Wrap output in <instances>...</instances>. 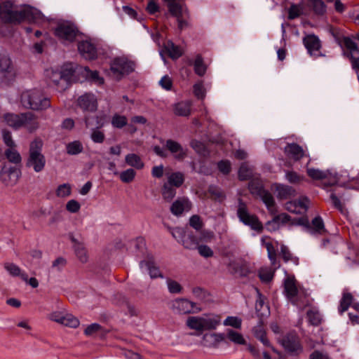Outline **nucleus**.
Returning <instances> with one entry per match:
<instances>
[{"label":"nucleus","mask_w":359,"mask_h":359,"mask_svg":"<svg viewBox=\"0 0 359 359\" xmlns=\"http://www.w3.org/2000/svg\"><path fill=\"white\" fill-rule=\"evenodd\" d=\"M308 229L311 233L322 235L325 232L324 222L319 216L312 219L311 224L308 226Z\"/></svg>","instance_id":"obj_34"},{"label":"nucleus","mask_w":359,"mask_h":359,"mask_svg":"<svg viewBox=\"0 0 359 359\" xmlns=\"http://www.w3.org/2000/svg\"><path fill=\"white\" fill-rule=\"evenodd\" d=\"M309 204V201L307 198H301L297 201L287 203L285 207L289 212L300 214L307 210Z\"/></svg>","instance_id":"obj_17"},{"label":"nucleus","mask_w":359,"mask_h":359,"mask_svg":"<svg viewBox=\"0 0 359 359\" xmlns=\"http://www.w3.org/2000/svg\"><path fill=\"white\" fill-rule=\"evenodd\" d=\"M76 105L83 111H95L97 109V99L91 93H86L77 98Z\"/></svg>","instance_id":"obj_12"},{"label":"nucleus","mask_w":359,"mask_h":359,"mask_svg":"<svg viewBox=\"0 0 359 359\" xmlns=\"http://www.w3.org/2000/svg\"><path fill=\"white\" fill-rule=\"evenodd\" d=\"M285 153L294 161H299L306 156L303 148L296 143L287 144L285 147Z\"/></svg>","instance_id":"obj_24"},{"label":"nucleus","mask_w":359,"mask_h":359,"mask_svg":"<svg viewBox=\"0 0 359 359\" xmlns=\"http://www.w3.org/2000/svg\"><path fill=\"white\" fill-rule=\"evenodd\" d=\"M353 301V296L350 293H344L340 301L339 311L340 313L345 312L351 305Z\"/></svg>","instance_id":"obj_46"},{"label":"nucleus","mask_w":359,"mask_h":359,"mask_svg":"<svg viewBox=\"0 0 359 359\" xmlns=\"http://www.w3.org/2000/svg\"><path fill=\"white\" fill-rule=\"evenodd\" d=\"M165 147L177 161H182L187 155V151L178 142L174 140H168L165 142Z\"/></svg>","instance_id":"obj_15"},{"label":"nucleus","mask_w":359,"mask_h":359,"mask_svg":"<svg viewBox=\"0 0 359 359\" xmlns=\"http://www.w3.org/2000/svg\"><path fill=\"white\" fill-rule=\"evenodd\" d=\"M191 101H182L173 105V112L176 116H188L191 114Z\"/></svg>","instance_id":"obj_30"},{"label":"nucleus","mask_w":359,"mask_h":359,"mask_svg":"<svg viewBox=\"0 0 359 359\" xmlns=\"http://www.w3.org/2000/svg\"><path fill=\"white\" fill-rule=\"evenodd\" d=\"M252 176V170L247 164L243 163L238 170V177L241 180H245L250 178Z\"/></svg>","instance_id":"obj_47"},{"label":"nucleus","mask_w":359,"mask_h":359,"mask_svg":"<svg viewBox=\"0 0 359 359\" xmlns=\"http://www.w3.org/2000/svg\"><path fill=\"white\" fill-rule=\"evenodd\" d=\"M167 285H168V290L170 293H173V294L180 293L182 290L181 285L179 283H177V281L173 280L172 279L167 280Z\"/></svg>","instance_id":"obj_59"},{"label":"nucleus","mask_w":359,"mask_h":359,"mask_svg":"<svg viewBox=\"0 0 359 359\" xmlns=\"http://www.w3.org/2000/svg\"><path fill=\"white\" fill-rule=\"evenodd\" d=\"M74 247L75 253L79 259L83 263L86 262L88 260V255L87 251L83 245L82 243L76 242L75 243Z\"/></svg>","instance_id":"obj_44"},{"label":"nucleus","mask_w":359,"mask_h":359,"mask_svg":"<svg viewBox=\"0 0 359 359\" xmlns=\"http://www.w3.org/2000/svg\"><path fill=\"white\" fill-rule=\"evenodd\" d=\"M196 249L199 255L205 258L211 257L214 255L213 250L205 245H198Z\"/></svg>","instance_id":"obj_60"},{"label":"nucleus","mask_w":359,"mask_h":359,"mask_svg":"<svg viewBox=\"0 0 359 359\" xmlns=\"http://www.w3.org/2000/svg\"><path fill=\"white\" fill-rule=\"evenodd\" d=\"M170 13L176 18L180 17L189 18V13L186 7L178 4L176 0H166Z\"/></svg>","instance_id":"obj_23"},{"label":"nucleus","mask_w":359,"mask_h":359,"mask_svg":"<svg viewBox=\"0 0 359 359\" xmlns=\"http://www.w3.org/2000/svg\"><path fill=\"white\" fill-rule=\"evenodd\" d=\"M226 338H203L201 344L208 348H224L228 344Z\"/></svg>","instance_id":"obj_32"},{"label":"nucleus","mask_w":359,"mask_h":359,"mask_svg":"<svg viewBox=\"0 0 359 359\" xmlns=\"http://www.w3.org/2000/svg\"><path fill=\"white\" fill-rule=\"evenodd\" d=\"M126 163L136 169H142L144 166L143 161L141 158L135 154H129L126 156Z\"/></svg>","instance_id":"obj_39"},{"label":"nucleus","mask_w":359,"mask_h":359,"mask_svg":"<svg viewBox=\"0 0 359 359\" xmlns=\"http://www.w3.org/2000/svg\"><path fill=\"white\" fill-rule=\"evenodd\" d=\"M90 138L95 143H102L105 139V135L103 131L98 128L92 130Z\"/></svg>","instance_id":"obj_57"},{"label":"nucleus","mask_w":359,"mask_h":359,"mask_svg":"<svg viewBox=\"0 0 359 359\" xmlns=\"http://www.w3.org/2000/svg\"><path fill=\"white\" fill-rule=\"evenodd\" d=\"M17 147H8L4 151V155L7 160L13 164H20L22 161L20 154L16 149Z\"/></svg>","instance_id":"obj_35"},{"label":"nucleus","mask_w":359,"mask_h":359,"mask_svg":"<svg viewBox=\"0 0 359 359\" xmlns=\"http://www.w3.org/2000/svg\"><path fill=\"white\" fill-rule=\"evenodd\" d=\"M43 145V141L39 137L34 138L29 144L26 165L32 168L36 172H41L46 165V158L42 154Z\"/></svg>","instance_id":"obj_3"},{"label":"nucleus","mask_w":359,"mask_h":359,"mask_svg":"<svg viewBox=\"0 0 359 359\" xmlns=\"http://www.w3.org/2000/svg\"><path fill=\"white\" fill-rule=\"evenodd\" d=\"M307 174L313 180H328L330 185L334 184L337 181L335 175L332 174L329 170L308 168Z\"/></svg>","instance_id":"obj_14"},{"label":"nucleus","mask_w":359,"mask_h":359,"mask_svg":"<svg viewBox=\"0 0 359 359\" xmlns=\"http://www.w3.org/2000/svg\"><path fill=\"white\" fill-rule=\"evenodd\" d=\"M280 254L285 262L288 261H293L296 264H298V258L293 257L287 247L285 245H282L280 247Z\"/></svg>","instance_id":"obj_56"},{"label":"nucleus","mask_w":359,"mask_h":359,"mask_svg":"<svg viewBox=\"0 0 359 359\" xmlns=\"http://www.w3.org/2000/svg\"><path fill=\"white\" fill-rule=\"evenodd\" d=\"M140 265L142 271L149 272L151 278H163V275L159 269L156 266L152 259L142 261Z\"/></svg>","instance_id":"obj_27"},{"label":"nucleus","mask_w":359,"mask_h":359,"mask_svg":"<svg viewBox=\"0 0 359 359\" xmlns=\"http://www.w3.org/2000/svg\"><path fill=\"white\" fill-rule=\"evenodd\" d=\"M171 308L175 313L179 314H188L201 311L195 303L185 299L174 300L172 302Z\"/></svg>","instance_id":"obj_11"},{"label":"nucleus","mask_w":359,"mask_h":359,"mask_svg":"<svg viewBox=\"0 0 359 359\" xmlns=\"http://www.w3.org/2000/svg\"><path fill=\"white\" fill-rule=\"evenodd\" d=\"M309 3L316 13H317L318 15H323L325 12L326 7L323 1H321V0H309Z\"/></svg>","instance_id":"obj_51"},{"label":"nucleus","mask_w":359,"mask_h":359,"mask_svg":"<svg viewBox=\"0 0 359 359\" xmlns=\"http://www.w3.org/2000/svg\"><path fill=\"white\" fill-rule=\"evenodd\" d=\"M284 294L294 305L305 306L309 303L308 294L302 287L297 285L294 276H288L284 280Z\"/></svg>","instance_id":"obj_2"},{"label":"nucleus","mask_w":359,"mask_h":359,"mask_svg":"<svg viewBox=\"0 0 359 359\" xmlns=\"http://www.w3.org/2000/svg\"><path fill=\"white\" fill-rule=\"evenodd\" d=\"M48 319L61 325L76 328L80 325V320L72 313L65 311H55L48 315Z\"/></svg>","instance_id":"obj_6"},{"label":"nucleus","mask_w":359,"mask_h":359,"mask_svg":"<svg viewBox=\"0 0 359 359\" xmlns=\"http://www.w3.org/2000/svg\"><path fill=\"white\" fill-rule=\"evenodd\" d=\"M78 49L81 55L86 60H93L97 56L96 48L88 41L80 42L78 45Z\"/></svg>","instance_id":"obj_16"},{"label":"nucleus","mask_w":359,"mask_h":359,"mask_svg":"<svg viewBox=\"0 0 359 359\" xmlns=\"http://www.w3.org/2000/svg\"><path fill=\"white\" fill-rule=\"evenodd\" d=\"M22 116L23 113L18 114L6 113L4 114L2 118L7 126L14 130H18L22 128Z\"/></svg>","instance_id":"obj_20"},{"label":"nucleus","mask_w":359,"mask_h":359,"mask_svg":"<svg viewBox=\"0 0 359 359\" xmlns=\"http://www.w3.org/2000/svg\"><path fill=\"white\" fill-rule=\"evenodd\" d=\"M307 317L309 322L313 325H317L322 321L320 313L315 309H311L307 311Z\"/></svg>","instance_id":"obj_50"},{"label":"nucleus","mask_w":359,"mask_h":359,"mask_svg":"<svg viewBox=\"0 0 359 359\" xmlns=\"http://www.w3.org/2000/svg\"><path fill=\"white\" fill-rule=\"evenodd\" d=\"M21 103L27 109L43 110L50 107V100L37 90H27L21 95Z\"/></svg>","instance_id":"obj_4"},{"label":"nucleus","mask_w":359,"mask_h":359,"mask_svg":"<svg viewBox=\"0 0 359 359\" xmlns=\"http://www.w3.org/2000/svg\"><path fill=\"white\" fill-rule=\"evenodd\" d=\"M84 70L86 72V76L90 79L97 85L104 83V79L99 75L97 71H90L88 67H85Z\"/></svg>","instance_id":"obj_53"},{"label":"nucleus","mask_w":359,"mask_h":359,"mask_svg":"<svg viewBox=\"0 0 359 359\" xmlns=\"http://www.w3.org/2000/svg\"><path fill=\"white\" fill-rule=\"evenodd\" d=\"M274 275V270L270 267H262L259 271V277L264 282L270 281Z\"/></svg>","instance_id":"obj_48"},{"label":"nucleus","mask_w":359,"mask_h":359,"mask_svg":"<svg viewBox=\"0 0 359 359\" xmlns=\"http://www.w3.org/2000/svg\"><path fill=\"white\" fill-rule=\"evenodd\" d=\"M194 93L198 98L203 99L205 96V90L202 83H197L194 86Z\"/></svg>","instance_id":"obj_64"},{"label":"nucleus","mask_w":359,"mask_h":359,"mask_svg":"<svg viewBox=\"0 0 359 359\" xmlns=\"http://www.w3.org/2000/svg\"><path fill=\"white\" fill-rule=\"evenodd\" d=\"M290 217L285 213L280 214L273 218V219L267 223V225H271L273 224L286 223L290 221Z\"/></svg>","instance_id":"obj_63"},{"label":"nucleus","mask_w":359,"mask_h":359,"mask_svg":"<svg viewBox=\"0 0 359 359\" xmlns=\"http://www.w3.org/2000/svg\"><path fill=\"white\" fill-rule=\"evenodd\" d=\"M136 175L135 171L132 168H128L126 170H124L119 173V177L121 182L124 183H130L132 182Z\"/></svg>","instance_id":"obj_49"},{"label":"nucleus","mask_w":359,"mask_h":359,"mask_svg":"<svg viewBox=\"0 0 359 359\" xmlns=\"http://www.w3.org/2000/svg\"><path fill=\"white\" fill-rule=\"evenodd\" d=\"M67 153L69 155H76L83 151V147L81 142L74 141L67 144Z\"/></svg>","instance_id":"obj_42"},{"label":"nucleus","mask_w":359,"mask_h":359,"mask_svg":"<svg viewBox=\"0 0 359 359\" xmlns=\"http://www.w3.org/2000/svg\"><path fill=\"white\" fill-rule=\"evenodd\" d=\"M182 245L185 248L189 250L196 249L198 245L196 239L191 235H188L183 238Z\"/></svg>","instance_id":"obj_54"},{"label":"nucleus","mask_w":359,"mask_h":359,"mask_svg":"<svg viewBox=\"0 0 359 359\" xmlns=\"http://www.w3.org/2000/svg\"><path fill=\"white\" fill-rule=\"evenodd\" d=\"M113 76L119 79L122 76L128 74L134 70V65L124 57L115 58L111 64Z\"/></svg>","instance_id":"obj_8"},{"label":"nucleus","mask_w":359,"mask_h":359,"mask_svg":"<svg viewBox=\"0 0 359 359\" xmlns=\"http://www.w3.org/2000/svg\"><path fill=\"white\" fill-rule=\"evenodd\" d=\"M194 71L198 76H203L206 72V67L203 64L201 56L198 55L194 62Z\"/></svg>","instance_id":"obj_52"},{"label":"nucleus","mask_w":359,"mask_h":359,"mask_svg":"<svg viewBox=\"0 0 359 359\" xmlns=\"http://www.w3.org/2000/svg\"><path fill=\"white\" fill-rule=\"evenodd\" d=\"M4 267L11 276H20L23 280H27V275L25 273H21L20 268L16 264L11 262H6L4 264Z\"/></svg>","instance_id":"obj_37"},{"label":"nucleus","mask_w":359,"mask_h":359,"mask_svg":"<svg viewBox=\"0 0 359 359\" xmlns=\"http://www.w3.org/2000/svg\"><path fill=\"white\" fill-rule=\"evenodd\" d=\"M111 124L115 128H121L127 124V118L124 116L115 114L112 118Z\"/></svg>","instance_id":"obj_58"},{"label":"nucleus","mask_w":359,"mask_h":359,"mask_svg":"<svg viewBox=\"0 0 359 359\" xmlns=\"http://www.w3.org/2000/svg\"><path fill=\"white\" fill-rule=\"evenodd\" d=\"M184 175L182 172H176L168 176L167 184L172 187H180L184 183Z\"/></svg>","instance_id":"obj_40"},{"label":"nucleus","mask_w":359,"mask_h":359,"mask_svg":"<svg viewBox=\"0 0 359 359\" xmlns=\"http://www.w3.org/2000/svg\"><path fill=\"white\" fill-rule=\"evenodd\" d=\"M16 72L11 60L6 56H0V79L5 83L14 81Z\"/></svg>","instance_id":"obj_9"},{"label":"nucleus","mask_w":359,"mask_h":359,"mask_svg":"<svg viewBox=\"0 0 359 359\" xmlns=\"http://www.w3.org/2000/svg\"><path fill=\"white\" fill-rule=\"evenodd\" d=\"M187 326L191 330L204 331L202 316H190L186 322Z\"/></svg>","instance_id":"obj_36"},{"label":"nucleus","mask_w":359,"mask_h":359,"mask_svg":"<svg viewBox=\"0 0 359 359\" xmlns=\"http://www.w3.org/2000/svg\"><path fill=\"white\" fill-rule=\"evenodd\" d=\"M2 137L3 140L5 143V144L8 147H17V144H15V141L12 138V135L10 131L4 129L2 130Z\"/></svg>","instance_id":"obj_61"},{"label":"nucleus","mask_w":359,"mask_h":359,"mask_svg":"<svg viewBox=\"0 0 359 359\" xmlns=\"http://www.w3.org/2000/svg\"><path fill=\"white\" fill-rule=\"evenodd\" d=\"M80 208V203L74 199L69 201L66 204V210L71 213L78 212Z\"/></svg>","instance_id":"obj_62"},{"label":"nucleus","mask_w":359,"mask_h":359,"mask_svg":"<svg viewBox=\"0 0 359 359\" xmlns=\"http://www.w3.org/2000/svg\"><path fill=\"white\" fill-rule=\"evenodd\" d=\"M165 48L169 56L172 59H177L182 55V50L180 47L175 45L172 42L168 41Z\"/></svg>","instance_id":"obj_41"},{"label":"nucleus","mask_w":359,"mask_h":359,"mask_svg":"<svg viewBox=\"0 0 359 359\" xmlns=\"http://www.w3.org/2000/svg\"><path fill=\"white\" fill-rule=\"evenodd\" d=\"M258 297L255 303V309L260 316H266L269 311V306L266 304L264 297L257 291Z\"/></svg>","instance_id":"obj_38"},{"label":"nucleus","mask_w":359,"mask_h":359,"mask_svg":"<svg viewBox=\"0 0 359 359\" xmlns=\"http://www.w3.org/2000/svg\"><path fill=\"white\" fill-rule=\"evenodd\" d=\"M39 16L38 11L29 6L16 8L10 1H0V20L4 22L20 23L34 21Z\"/></svg>","instance_id":"obj_1"},{"label":"nucleus","mask_w":359,"mask_h":359,"mask_svg":"<svg viewBox=\"0 0 359 359\" xmlns=\"http://www.w3.org/2000/svg\"><path fill=\"white\" fill-rule=\"evenodd\" d=\"M85 335H106L108 330L98 323H92L86 327L83 331Z\"/></svg>","instance_id":"obj_33"},{"label":"nucleus","mask_w":359,"mask_h":359,"mask_svg":"<svg viewBox=\"0 0 359 359\" xmlns=\"http://www.w3.org/2000/svg\"><path fill=\"white\" fill-rule=\"evenodd\" d=\"M46 76L48 77L50 84H53L58 91H63L67 88H62V76L59 69H48L46 70Z\"/></svg>","instance_id":"obj_25"},{"label":"nucleus","mask_w":359,"mask_h":359,"mask_svg":"<svg viewBox=\"0 0 359 359\" xmlns=\"http://www.w3.org/2000/svg\"><path fill=\"white\" fill-rule=\"evenodd\" d=\"M304 44L311 55H318L320 48V42L315 35H308L304 38Z\"/></svg>","instance_id":"obj_26"},{"label":"nucleus","mask_w":359,"mask_h":359,"mask_svg":"<svg viewBox=\"0 0 359 359\" xmlns=\"http://www.w3.org/2000/svg\"><path fill=\"white\" fill-rule=\"evenodd\" d=\"M175 194L176 190L172 186L167 183L163 184L162 188V196L163 199L170 202L175 197Z\"/></svg>","instance_id":"obj_43"},{"label":"nucleus","mask_w":359,"mask_h":359,"mask_svg":"<svg viewBox=\"0 0 359 359\" xmlns=\"http://www.w3.org/2000/svg\"><path fill=\"white\" fill-rule=\"evenodd\" d=\"M61 76H62V88H68L69 86V82L71 79L72 78L74 69L72 65L68 64L65 65L59 69Z\"/></svg>","instance_id":"obj_31"},{"label":"nucleus","mask_w":359,"mask_h":359,"mask_svg":"<svg viewBox=\"0 0 359 359\" xmlns=\"http://www.w3.org/2000/svg\"><path fill=\"white\" fill-rule=\"evenodd\" d=\"M237 215L240 221L245 225L250 226L252 230L259 233L262 231L263 225L262 222L259 221L257 216L249 212L244 203H240L237 210Z\"/></svg>","instance_id":"obj_5"},{"label":"nucleus","mask_w":359,"mask_h":359,"mask_svg":"<svg viewBox=\"0 0 359 359\" xmlns=\"http://www.w3.org/2000/svg\"><path fill=\"white\" fill-rule=\"evenodd\" d=\"M39 122L36 115L32 112L23 113L22 128H26L29 133L36 131L39 128Z\"/></svg>","instance_id":"obj_18"},{"label":"nucleus","mask_w":359,"mask_h":359,"mask_svg":"<svg viewBox=\"0 0 359 359\" xmlns=\"http://www.w3.org/2000/svg\"><path fill=\"white\" fill-rule=\"evenodd\" d=\"M250 192L262 198L265 205L269 208H271L274 205V199L272 195L262 187H259L258 191H255L254 186L250 187Z\"/></svg>","instance_id":"obj_29"},{"label":"nucleus","mask_w":359,"mask_h":359,"mask_svg":"<svg viewBox=\"0 0 359 359\" xmlns=\"http://www.w3.org/2000/svg\"><path fill=\"white\" fill-rule=\"evenodd\" d=\"M191 208V204L187 198H180L172 204L170 211L174 215L179 216L182 215L184 211L190 210Z\"/></svg>","instance_id":"obj_21"},{"label":"nucleus","mask_w":359,"mask_h":359,"mask_svg":"<svg viewBox=\"0 0 359 359\" xmlns=\"http://www.w3.org/2000/svg\"><path fill=\"white\" fill-rule=\"evenodd\" d=\"M229 269L231 273L237 274L239 276H247L251 273L249 264L243 261H233L230 262Z\"/></svg>","instance_id":"obj_19"},{"label":"nucleus","mask_w":359,"mask_h":359,"mask_svg":"<svg viewBox=\"0 0 359 359\" xmlns=\"http://www.w3.org/2000/svg\"><path fill=\"white\" fill-rule=\"evenodd\" d=\"M279 343L285 349V351L299 353L302 351V346L297 338H279Z\"/></svg>","instance_id":"obj_22"},{"label":"nucleus","mask_w":359,"mask_h":359,"mask_svg":"<svg viewBox=\"0 0 359 359\" xmlns=\"http://www.w3.org/2000/svg\"><path fill=\"white\" fill-rule=\"evenodd\" d=\"M343 43L346 48V50L344 51V55L351 60L353 69L355 71H358L359 49L358 48L357 44L348 37L344 38Z\"/></svg>","instance_id":"obj_10"},{"label":"nucleus","mask_w":359,"mask_h":359,"mask_svg":"<svg viewBox=\"0 0 359 359\" xmlns=\"http://www.w3.org/2000/svg\"><path fill=\"white\" fill-rule=\"evenodd\" d=\"M78 34V29L72 23L62 22L57 25L55 29V36L64 43L74 41Z\"/></svg>","instance_id":"obj_7"},{"label":"nucleus","mask_w":359,"mask_h":359,"mask_svg":"<svg viewBox=\"0 0 359 359\" xmlns=\"http://www.w3.org/2000/svg\"><path fill=\"white\" fill-rule=\"evenodd\" d=\"M72 187L68 183L60 184L57 187L55 194L59 198H66L71 195Z\"/></svg>","instance_id":"obj_45"},{"label":"nucleus","mask_w":359,"mask_h":359,"mask_svg":"<svg viewBox=\"0 0 359 359\" xmlns=\"http://www.w3.org/2000/svg\"><path fill=\"white\" fill-rule=\"evenodd\" d=\"M204 330H212L221 323V317L215 314H205L202 316Z\"/></svg>","instance_id":"obj_28"},{"label":"nucleus","mask_w":359,"mask_h":359,"mask_svg":"<svg viewBox=\"0 0 359 359\" xmlns=\"http://www.w3.org/2000/svg\"><path fill=\"white\" fill-rule=\"evenodd\" d=\"M241 323L242 320L238 317L229 316L224 320L223 323L225 326H231L233 328L238 329L241 326Z\"/></svg>","instance_id":"obj_55"},{"label":"nucleus","mask_w":359,"mask_h":359,"mask_svg":"<svg viewBox=\"0 0 359 359\" xmlns=\"http://www.w3.org/2000/svg\"><path fill=\"white\" fill-rule=\"evenodd\" d=\"M20 174V170L15 168H3L0 171V180L6 186H13L18 182Z\"/></svg>","instance_id":"obj_13"}]
</instances>
